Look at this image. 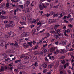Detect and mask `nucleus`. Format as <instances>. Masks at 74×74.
I'll return each mask as SVG.
<instances>
[{
  "label": "nucleus",
  "mask_w": 74,
  "mask_h": 74,
  "mask_svg": "<svg viewBox=\"0 0 74 74\" xmlns=\"http://www.w3.org/2000/svg\"><path fill=\"white\" fill-rule=\"evenodd\" d=\"M53 22V21H52V19H49L48 21V24H51V23H52Z\"/></svg>",
  "instance_id": "15"
},
{
  "label": "nucleus",
  "mask_w": 74,
  "mask_h": 74,
  "mask_svg": "<svg viewBox=\"0 0 74 74\" xmlns=\"http://www.w3.org/2000/svg\"><path fill=\"white\" fill-rule=\"evenodd\" d=\"M28 57V59H31V58H32V56H27Z\"/></svg>",
  "instance_id": "59"
},
{
  "label": "nucleus",
  "mask_w": 74,
  "mask_h": 74,
  "mask_svg": "<svg viewBox=\"0 0 74 74\" xmlns=\"http://www.w3.org/2000/svg\"><path fill=\"white\" fill-rule=\"evenodd\" d=\"M46 16H47V17H48V16H49L50 15V14H46Z\"/></svg>",
  "instance_id": "53"
},
{
  "label": "nucleus",
  "mask_w": 74,
  "mask_h": 74,
  "mask_svg": "<svg viewBox=\"0 0 74 74\" xmlns=\"http://www.w3.org/2000/svg\"><path fill=\"white\" fill-rule=\"evenodd\" d=\"M23 45L25 48H28V46H27V45L26 43L24 44Z\"/></svg>",
  "instance_id": "20"
},
{
  "label": "nucleus",
  "mask_w": 74,
  "mask_h": 74,
  "mask_svg": "<svg viewBox=\"0 0 74 74\" xmlns=\"http://www.w3.org/2000/svg\"><path fill=\"white\" fill-rule=\"evenodd\" d=\"M9 24H10V25H13L14 24V22H13V21H10L8 22Z\"/></svg>",
  "instance_id": "16"
},
{
  "label": "nucleus",
  "mask_w": 74,
  "mask_h": 74,
  "mask_svg": "<svg viewBox=\"0 0 74 74\" xmlns=\"http://www.w3.org/2000/svg\"><path fill=\"white\" fill-rule=\"evenodd\" d=\"M38 63L36 62H35V63H34L33 64L34 66H36V67H37L38 66V65H37Z\"/></svg>",
  "instance_id": "22"
},
{
  "label": "nucleus",
  "mask_w": 74,
  "mask_h": 74,
  "mask_svg": "<svg viewBox=\"0 0 74 74\" xmlns=\"http://www.w3.org/2000/svg\"><path fill=\"white\" fill-rule=\"evenodd\" d=\"M31 33L33 36L35 35V31L34 30H33L31 32Z\"/></svg>",
  "instance_id": "23"
},
{
  "label": "nucleus",
  "mask_w": 74,
  "mask_h": 74,
  "mask_svg": "<svg viewBox=\"0 0 74 74\" xmlns=\"http://www.w3.org/2000/svg\"><path fill=\"white\" fill-rule=\"evenodd\" d=\"M42 65L43 66V67H44V69H45V68L47 67V65H48V64L47 63H44V64Z\"/></svg>",
  "instance_id": "11"
},
{
  "label": "nucleus",
  "mask_w": 74,
  "mask_h": 74,
  "mask_svg": "<svg viewBox=\"0 0 74 74\" xmlns=\"http://www.w3.org/2000/svg\"><path fill=\"white\" fill-rule=\"evenodd\" d=\"M2 14H5L6 13V12H5V11H4V10H2Z\"/></svg>",
  "instance_id": "50"
},
{
  "label": "nucleus",
  "mask_w": 74,
  "mask_h": 74,
  "mask_svg": "<svg viewBox=\"0 0 74 74\" xmlns=\"http://www.w3.org/2000/svg\"><path fill=\"white\" fill-rule=\"evenodd\" d=\"M21 38H18L17 39V40L18 41H21Z\"/></svg>",
  "instance_id": "40"
},
{
  "label": "nucleus",
  "mask_w": 74,
  "mask_h": 74,
  "mask_svg": "<svg viewBox=\"0 0 74 74\" xmlns=\"http://www.w3.org/2000/svg\"><path fill=\"white\" fill-rule=\"evenodd\" d=\"M4 22L5 23H7V22H8V21H7V20H5L4 21Z\"/></svg>",
  "instance_id": "61"
},
{
  "label": "nucleus",
  "mask_w": 74,
  "mask_h": 74,
  "mask_svg": "<svg viewBox=\"0 0 74 74\" xmlns=\"http://www.w3.org/2000/svg\"><path fill=\"white\" fill-rule=\"evenodd\" d=\"M30 3V0H27L26 2L27 4L28 5H29Z\"/></svg>",
  "instance_id": "24"
},
{
  "label": "nucleus",
  "mask_w": 74,
  "mask_h": 74,
  "mask_svg": "<svg viewBox=\"0 0 74 74\" xmlns=\"http://www.w3.org/2000/svg\"><path fill=\"white\" fill-rule=\"evenodd\" d=\"M50 15H54V14H55V12L51 11L50 13Z\"/></svg>",
  "instance_id": "28"
},
{
  "label": "nucleus",
  "mask_w": 74,
  "mask_h": 74,
  "mask_svg": "<svg viewBox=\"0 0 74 74\" xmlns=\"http://www.w3.org/2000/svg\"><path fill=\"white\" fill-rule=\"evenodd\" d=\"M68 26L70 27L71 28H72L73 27V25L71 24H69Z\"/></svg>",
  "instance_id": "36"
},
{
  "label": "nucleus",
  "mask_w": 74,
  "mask_h": 74,
  "mask_svg": "<svg viewBox=\"0 0 74 74\" xmlns=\"http://www.w3.org/2000/svg\"><path fill=\"white\" fill-rule=\"evenodd\" d=\"M22 35L23 37H28V36H29V35H30V33L29 32H23L22 34Z\"/></svg>",
  "instance_id": "4"
},
{
  "label": "nucleus",
  "mask_w": 74,
  "mask_h": 74,
  "mask_svg": "<svg viewBox=\"0 0 74 74\" xmlns=\"http://www.w3.org/2000/svg\"><path fill=\"white\" fill-rule=\"evenodd\" d=\"M5 4L4 3H3L2 5L0 7V8H3V6Z\"/></svg>",
  "instance_id": "64"
},
{
  "label": "nucleus",
  "mask_w": 74,
  "mask_h": 74,
  "mask_svg": "<svg viewBox=\"0 0 74 74\" xmlns=\"http://www.w3.org/2000/svg\"><path fill=\"white\" fill-rule=\"evenodd\" d=\"M18 7L21 8H23V5H19Z\"/></svg>",
  "instance_id": "48"
},
{
  "label": "nucleus",
  "mask_w": 74,
  "mask_h": 74,
  "mask_svg": "<svg viewBox=\"0 0 74 74\" xmlns=\"http://www.w3.org/2000/svg\"><path fill=\"white\" fill-rule=\"evenodd\" d=\"M37 47H38V45H36L34 49H37Z\"/></svg>",
  "instance_id": "60"
},
{
  "label": "nucleus",
  "mask_w": 74,
  "mask_h": 74,
  "mask_svg": "<svg viewBox=\"0 0 74 74\" xmlns=\"http://www.w3.org/2000/svg\"><path fill=\"white\" fill-rule=\"evenodd\" d=\"M21 68L23 69H25V66L24 65H22V66Z\"/></svg>",
  "instance_id": "37"
},
{
  "label": "nucleus",
  "mask_w": 74,
  "mask_h": 74,
  "mask_svg": "<svg viewBox=\"0 0 74 74\" xmlns=\"http://www.w3.org/2000/svg\"><path fill=\"white\" fill-rule=\"evenodd\" d=\"M13 18L14 20H18L19 19V17L17 16H14L13 17Z\"/></svg>",
  "instance_id": "18"
},
{
  "label": "nucleus",
  "mask_w": 74,
  "mask_h": 74,
  "mask_svg": "<svg viewBox=\"0 0 74 74\" xmlns=\"http://www.w3.org/2000/svg\"><path fill=\"white\" fill-rule=\"evenodd\" d=\"M29 12V11L28 10V9L27 8L26 9V10H25V13H27V12Z\"/></svg>",
  "instance_id": "33"
},
{
  "label": "nucleus",
  "mask_w": 74,
  "mask_h": 74,
  "mask_svg": "<svg viewBox=\"0 0 74 74\" xmlns=\"http://www.w3.org/2000/svg\"><path fill=\"white\" fill-rule=\"evenodd\" d=\"M18 69H22V65H19L18 66Z\"/></svg>",
  "instance_id": "34"
},
{
  "label": "nucleus",
  "mask_w": 74,
  "mask_h": 74,
  "mask_svg": "<svg viewBox=\"0 0 74 74\" xmlns=\"http://www.w3.org/2000/svg\"><path fill=\"white\" fill-rule=\"evenodd\" d=\"M55 59V58H54V56H52L51 57L52 60H53Z\"/></svg>",
  "instance_id": "49"
},
{
  "label": "nucleus",
  "mask_w": 74,
  "mask_h": 74,
  "mask_svg": "<svg viewBox=\"0 0 74 74\" xmlns=\"http://www.w3.org/2000/svg\"><path fill=\"white\" fill-rule=\"evenodd\" d=\"M45 52H47V51H48V49H45L43 50Z\"/></svg>",
  "instance_id": "38"
},
{
  "label": "nucleus",
  "mask_w": 74,
  "mask_h": 74,
  "mask_svg": "<svg viewBox=\"0 0 74 74\" xmlns=\"http://www.w3.org/2000/svg\"><path fill=\"white\" fill-rule=\"evenodd\" d=\"M1 70H2L3 71L4 70V68L3 66L1 67Z\"/></svg>",
  "instance_id": "43"
},
{
  "label": "nucleus",
  "mask_w": 74,
  "mask_h": 74,
  "mask_svg": "<svg viewBox=\"0 0 74 74\" xmlns=\"http://www.w3.org/2000/svg\"><path fill=\"white\" fill-rule=\"evenodd\" d=\"M21 24V25H26V23L25 22V21H21L20 22Z\"/></svg>",
  "instance_id": "10"
},
{
  "label": "nucleus",
  "mask_w": 74,
  "mask_h": 74,
  "mask_svg": "<svg viewBox=\"0 0 74 74\" xmlns=\"http://www.w3.org/2000/svg\"><path fill=\"white\" fill-rule=\"evenodd\" d=\"M45 53V52H44V50H43L41 51V55H44L43 54Z\"/></svg>",
  "instance_id": "30"
},
{
  "label": "nucleus",
  "mask_w": 74,
  "mask_h": 74,
  "mask_svg": "<svg viewBox=\"0 0 74 74\" xmlns=\"http://www.w3.org/2000/svg\"><path fill=\"white\" fill-rule=\"evenodd\" d=\"M61 63L62 64H64V63H65V61L64 60H63V61H62L61 62Z\"/></svg>",
  "instance_id": "58"
},
{
  "label": "nucleus",
  "mask_w": 74,
  "mask_h": 74,
  "mask_svg": "<svg viewBox=\"0 0 74 74\" xmlns=\"http://www.w3.org/2000/svg\"><path fill=\"white\" fill-rule=\"evenodd\" d=\"M66 67H67V66L65 64H64V69H66Z\"/></svg>",
  "instance_id": "52"
},
{
  "label": "nucleus",
  "mask_w": 74,
  "mask_h": 74,
  "mask_svg": "<svg viewBox=\"0 0 74 74\" xmlns=\"http://www.w3.org/2000/svg\"><path fill=\"white\" fill-rule=\"evenodd\" d=\"M8 35L10 36V37H13L14 36H15L16 34L15 33L12 32L10 31L8 32Z\"/></svg>",
  "instance_id": "3"
},
{
  "label": "nucleus",
  "mask_w": 74,
  "mask_h": 74,
  "mask_svg": "<svg viewBox=\"0 0 74 74\" xmlns=\"http://www.w3.org/2000/svg\"><path fill=\"white\" fill-rule=\"evenodd\" d=\"M67 42V41H63L62 42V44H63V45H66V43Z\"/></svg>",
  "instance_id": "21"
},
{
  "label": "nucleus",
  "mask_w": 74,
  "mask_h": 74,
  "mask_svg": "<svg viewBox=\"0 0 74 74\" xmlns=\"http://www.w3.org/2000/svg\"><path fill=\"white\" fill-rule=\"evenodd\" d=\"M6 7H9V3L8 2H7L6 4Z\"/></svg>",
  "instance_id": "44"
},
{
  "label": "nucleus",
  "mask_w": 74,
  "mask_h": 74,
  "mask_svg": "<svg viewBox=\"0 0 74 74\" xmlns=\"http://www.w3.org/2000/svg\"><path fill=\"white\" fill-rule=\"evenodd\" d=\"M13 52V51H12V50H8V51H7L6 53H12Z\"/></svg>",
  "instance_id": "6"
},
{
  "label": "nucleus",
  "mask_w": 74,
  "mask_h": 74,
  "mask_svg": "<svg viewBox=\"0 0 74 74\" xmlns=\"http://www.w3.org/2000/svg\"><path fill=\"white\" fill-rule=\"evenodd\" d=\"M64 58H65V57L64 56H62L59 58V59H64Z\"/></svg>",
  "instance_id": "32"
},
{
  "label": "nucleus",
  "mask_w": 74,
  "mask_h": 74,
  "mask_svg": "<svg viewBox=\"0 0 74 74\" xmlns=\"http://www.w3.org/2000/svg\"><path fill=\"white\" fill-rule=\"evenodd\" d=\"M39 8L41 10H44V8H47V6L45 4H40L39 5Z\"/></svg>",
  "instance_id": "2"
},
{
  "label": "nucleus",
  "mask_w": 74,
  "mask_h": 74,
  "mask_svg": "<svg viewBox=\"0 0 74 74\" xmlns=\"http://www.w3.org/2000/svg\"><path fill=\"white\" fill-rule=\"evenodd\" d=\"M71 43H69L68 45L66 47V48L67 49H68L70 48V47H69L70 46H71Z\"/></svg>",
  "instance_id": "7"
},
{
  "label": "nucleus",
  "mask_w": 74,
  "mask_h": 74,
  "mask_svg": "<svg viewBox=\"0 0 74 74\" xmlns=\"http://www.w3.org/2000/svg\"><path fill=\"white\" fill-rule=\"evenodd\" d=\"M5 27H7V28H8V27H11L12 26L10 24H7L5 25Z\"/></svg>",
  "instance_id": "8"
},
{
  "label": "nucleus",
  "mask_w": 74,
  "mask_h": 74,
  "mask_svg": "<svg viewBox=\"0 0 74 74\" xmlns=\"http://www.w3.org/2000/svg\"><path fill=\"white\" fill-rule=\"evenodd\" d=\"M22 19H23V20H25V21H26V17H25V16H23L21 18Z\"/></svg>",
  "instance_id": "27"
},
{
  "label": "nucleus",
  "mask_w": 74,
  "mask_h": 74,
  "mask_svg": "<svg viewBox=\"0 0 74 74\" xmlns=\"http://www.w3.org/2000/svg\"><path fill=\"white\" fill-rule=\"evenodd\" d=\"M34 55H40V53L38 51H35L34 52Z\"/></svg>",
  "instance_id": "19"
},
{
  "label": "nucleus",
  "mask_w": 74,
  "mask_h": 74,
  "mask_svg": "<svg viewBox=\"0 0 74 74\" xmlns=\"http://www.w3.org/2000/svg\"><path fill=\"white\" fill-rule=\"evenodd\" d=\"M57 36L56 37H58V38H59V36H63V35L62 34H61L60 33H58L57 34Z\"/></svg>",
  "instance_id": "14"
},
{
  "label": "nucleus",
  "mask_w": 74,
  "mask_h": 74,
  "mask_svg": "<svg viewBox=\"0 0 74 74\" xmlns=\"http://www.w3.org/2000/svg\"><path fill=\"white\" fill-rule=\"evenodd\" d=\"M49 36H50V34H49V33H47L46 36L47 37H49Z\"/></svg>",
  "instance_id": "42"
},
{
  "label": "nucleus",
  "mask_w": 74,
  "mask_h": 74,
  "mask_svg": "<svg viewBox=\"0 0 74 74\" xmlns=\"http://www.w3.org/2000/svg\"><path fill=\"white\" fill-rule=\"evenodd\" d=\"M58 16V14L57 13L55 14H54V15H53V18H55V16L56 17H57Z\"/></svg>",
  "instance_id": "25"
},
{
  "label": "nucleus",
  "mask_w": 74,
  "mask_h": 74,
  "mask_svg": "<svg viewBox=\"0 0 74 74\" xmlns=\"http://www.w3.org/2000/svg\"><path fill=\"white\" fill-rule=\"evenodd\" d=\"M45 0H40V3H42L43 1H44ZM48 2H51V1H53V0H47Z\"/></svg>",
  "instance_id": "13"
},
{
  "label": "nucleus",
  "mask_w": 74,
  "mask_h": 74,
  "mask_svg": "<svg viewBox=\"0 0 74 74\" xmlns=\"http://www.w3.org/2000/svg\"><path fill=\"white\" fill-rule=\"evenodd\" d=\"M36 70V67L34 66H33V69H32V70Z\"/></svg>",
  "instance_id": "55"
},
{
  "label": "nucleus",
  "mask_w": 74,
  "mask_h": 74,
  "mask_svg": "<svg viewBox=\"0 0 74 74\" xmlns=\"http://www.w3.org/2000/svg\"><path fill=\"white\" fill-rule=\"evenodd\" d=\"M56 49V48L55 47H51L50 49V52H53V51H55V50Z\"/></svg>",
  "instance_id": "5"
},
{
  "label": "nucleus",
  "mask_w": 74,
  "mask_h": 74,
  "mask_svg": "<svg viewBox=\"0 0 74 74\" xmlns=\"http://www.w3.org/2000/svg\"><path fill=\"white\" fill-rule=\"evenodd\" d=\"M74 34H71V37L72 38H74Z\"/></svg>",
  "instance_id": "57"
},
{
  "label": "nucleus",
  "mask_w": 74,
  "mask_h": 74,
  "mask_svg": "<svg viewBox=\"0 0 74 74\" xmlns=\"http://www.w3.org/2000/svg\"><path fill=\"white\" fill-rule=\"evenodd\" d=\"M28 44H29V46L30 47H32L33 45H32V44H33V42L31 41L30 42H29L27 43Z\"/></svg>",
  "instance_id": "12"
},
{
  "label": "nucleus",
  "mask_w": 74,
  "mask_h": 74,
  "mask_svg": "<svg viewBox=\"0 0 74 74\" xmlns=\"http://www.w3.org/2000/svg\"><path fill=\"white\" fill-rule=\"evenodd\" d=\"M27 8L28 9V11H29V12L31 11L32 10V9L31 8Z\"/></svg>",
  "instance_id": "31"
},
{
  "label": "nucleus",
  "mask_w": 74,
  "mask_h": 74,
  "mask_svg": "<svg viewBox=\"0 0 74 74\" xmlns=\"http://www.w3.org/2000/svg\"><path fill=\"white\" fill-rule=\"evenodd\" d=\"M73 18H71L69 19V21L70 22H71L72 21H73Z\"/></svg>",
  "instance_id": "51"
},
{
  "label": "nucleus",
  "mask_w": 74,
  "mask_h": 74,
  "mask_svg": "<svg viewBox=\"0 0 74 74\" xmlns=\"http://www.w3.org/2000/svg\"><path fill=\"white\" fill-rule=\"evenodd\" d=\"M15 44H14V45L15 46H17L18 45V43H17V42L16 41H15Z\"/></svg>",
  "instance_id": "39"
},
{
  "label": "nucleus",
  "mask_w": 74,
  "mask_h": 74,
  "mask_svg": "<svg viewBox=\"0 0 74 74\" xmlns=\"http://www.w3.org/2000/svg\"><path fill=\"white\" fill-rule=\"evenodd\" d=\"M50 33H56V32L54 31H51Z\"/></svg>",
  "instance_id": "41"
},
{
  "label": "nucleus",
  "mask_w": 74,
  "mask_h": 74,
  "mask_svg": "<svg viewBox=\"0 0 74 74\" xmlns=\"http://www.w3.org/2000/svg\"><path fill=\"white\" fill-rule=\"evenodd\" d=\"M41 22L40 21H39V22L38 23H37V25H39V26H41Z\"/></svg>",
  "instance_id": "26"
},
{
  "label": "nucleus",
  "mask_w": 74,
  "mask_h": 74,
  "mask_svg": "<svg viewBox=\"0 0 74 74\" xmlns=\"http://www.w3.org/2000/svg\"><path fill=\"white\" fill-rule=\"evenodd\" d=\"M33 27H34V25L33 24L31 25L30 26V27H31V28H33Z\"/></svg>",
  "instance_id": "56"
},
{
  "label": "nucleus",
  "mask_w": 74,
  "mask_h": 74,
  "mask_svg": "<svg viewBox=\"0 0 74 74\" xmlns=\"http://www.w3.org/2000/svg\"><path fill=\"white\" fill-rule=\"evenodd\" d=\"M37 57L36 56H35L33 57V59L34 60H36L37 59Z\"/></svg>",
  "instance_id": "35"
},
{
  "label": "nucleus",
  "mask_w": 74,
  "mask_h": 74,
  "mask_svg": "<svg viewBox=\"0 0 74 74\" xmlns=\"http://www.w3.org/2000/svg\"><path fill=\"white\" fill-rule=\"evenodd\" d=\"M52 66H53L52 64H51L50 65H48V67L51 69V68H52Z\"/></svg>",
  "instance_id": "29"
},
{
  "label": "nucleus",
  "mask_w": 74,
  "mask_h": 74,
  "mask_svg": "<svg viewBox=\"0 0 74 74\" xmlns=\"http://www.w3.org/2000/svg\"><path fill=\"white\" fill-rule=\"evenodd\" d=\"M68 72L69 73V74H71V72L70 70L68 71Z\"/></svg>",
  "instance_id": "54"
},
{
  "label": "nucleus",
  "mask_w": 74,
  "mask_h": 74,
  "mask_svg": "<svg viewBox=\"0 0 74 74\" xmlns=\"http://www.w3.org/2000/svg\"><path fill=\"white\" fill-rule=\"evenodd\" d=\"M66 65L67 67H68V66H69V64L68 63H66Z\"/></svg>",
  "instance_id": "63"
},
{
  "label": "nucleus",
  "mask_w": 74,
  "mask_h": 74,
  "mask_svg": "<svg viewBox=\"0 0 74 74\" xmlns=\"http://www.w3.org/2000/svg\"><path fill=\"white\" fill-rule=\"evenodd\" d=\"M63 14L62 13H61L60 14V16H59L60 18H62V17L63 16Z\"/></svg>",
  "instance_id": "47"
},
{
  "label": "nucleus",
  "mask_w": 74,
  "mask_h": 74,
  "mask_svg": "<svg viewBox=\"0 0 74 74\" xmlns=\"http://www.w3.org/2000/svg\"><path fill=\"white\" fill-rule=\"evenodd\" d=\"M47 71H48L47 69H45L43 71V73H46V72H47Z\"/></svg>",
  "instance_id": "45"
},
{
  "label": "nucleus",
  "mask_w": 74,
  "mask_h": 74,
  "mask_svg": "<svg viewBox=\"0 0 74 74\" xmlns=\"http://www.w3.org/2000/svg\"><path fill=\"white\" fill-rule=\"evenodd\" d=\"M61 29H56V33H60V32H61Z\"/></svg>",
  "instance_id": "9"
},
{
  "label": "nucleus",
  "mask_w": 74,
  "mask_h": 74,
  "mask_svg": "<svg viewBox=\"0 0 74 74\" xmlns=\"http://www.w3.org/2000/svg\"><path fill=\"white\" fill-rule=\"evenodd\" d=\"M24 58L28 59L27 56L25 57V56H21L20 57V59H22V58Z\"/></svg>",
  "instance_id": "17"
},
{
  "label": "nucleus",
  "mask_w": 74,
  "mask_h": 74,
  "mask_svg": "<svg viewBox=\"0 0 74 74\" xmlns=\"http://www.w3.org/2000/svg\"><path fill=\"white\" fill-rule=\"evenodd\" d=\"M35 22H36V20L35 19L33 20L32 21V23H35Z\"/></svg>",
  "instance_id": "62"
},
{
  "label": "nucleus",
  "mask_w": 74,
  "mask_h": 74,
  "mask_svg": "<svg viewBox=\"0 0 74 74\" xmlns=\"http://www.w3.org/2000/svg\"><path fill=\"white\" fill-rule=\"evenodd\" d=\"M3 43L2 42H0V46H2L3 47V46H4V45H3Z\"/></svg>",
  "instance_id": "46"
},
{
  "label": "nucleus",
  "mask_w": 74,
  "mask_h": 74,
  "mask_svg": "<svg viewBox=\"0 0 74 74\" xmlns=\"http://www.w3.org/2000/svg\"><path fill=\"white\" fill-rule=\"evenodd\" d=\"M56 51L57 52H55L54 53L56 55H57L58 53H61L62 54H63V53L67 52V51L64 49H61L60 50H57Z\"/></svg>",
  "instance_id": "1"
}]
</instances>
